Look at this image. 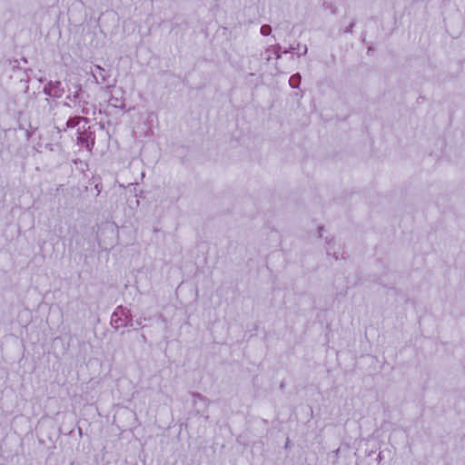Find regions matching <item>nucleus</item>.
<instances>
[{"instance_id":"f257e3e1","label":"nucleus","mask_w":465,"mask_h":465,"mask_svg":"<svg viewBox=\"0 0 465 465\" xmlns=\"http://www.w3.org/2000/svg\"><path fill=\"white\" fill-rule=\"evenodd\" d=\"M271 31H272V29H271V26H270V25H262V26L261 27V33H262V35H270V34H271Z\"/></svg>"},{"instance_id":"f03ea898","label":"nucleus","mask_w":465,"mask_h":465,"mask_svg":"<svg viewBox=\"0 0 465 465\" xmlns=\"http://www.w3.org/2000/svg\"><path fill=\"white\" fill-rule=\"evenodd\" d=\"M290 83L292 85L294 84V83H297V78L295 76H292L291 79H290Z\"/></svg>"}]
</instances>
